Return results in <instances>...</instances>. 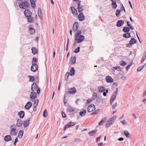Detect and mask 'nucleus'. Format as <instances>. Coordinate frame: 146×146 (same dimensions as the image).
<instances>
[{
  "label": "nucleus",
  "mask_w": 146,
  "mask_h": 146,
  "mask_svg": "<svg viewBox=\"0 0 146 146\" xmlns=\"http://www.w3.org/2000/svg\"><path fill=\"white\" fill-rule=\"evenodd\" d=\"M82 33L81 30L78 31L76 33L74 36L75 41H76L78 43H80L82 42L85 39V36L81 34Z\"/></svg>",
  "instance_id": "obj_1"
},
{
  "label": "nucleus",
  "mask_w": 146,
  "mask_h": 146,
  "mask_svg": "<svg viewBox=\"0 0 146 146\" xmlns=\"http://www.w3.org/2000/svg\"><path fill=\"white\" fill-rule=\"evenodd\" d=\"M29 5V3L27 2L23 1L19 5V6L20 8L25 9H28Z\"/></svg>",
  "instance_id": "obj_2"
},
{
  "label": "nucleus",
  "mask_w": 146,
  "mask_h": 146,
  "mask_svg": "<svg viewBox=\"0 0 146 146\" xmlns=\"http://www.w3.org/2000/svg\"><path fill=\"white\" fill-rule=\"evenodd\" d=\"M118 91V88H116L115 91L114 92L113 95L111 97L110 101V103L111 104H112L114 100L115 99Z\"/></svg>",
  "instance_id": "obj_3"
},
{
  "label": "nucleus",
  "mask_w": 146,
  "mask_h": 146,
  "mask_svg": "<svg viewBox=\"0 0 146 146\" xmlns=\"http://www.w3.org/2000/svg\"><path fill=\"white\" fill-rule=\"evenodd\" d=\"M11 131L10 132V134L11 135H16L17 134V132L16 131V128L15 125H11L10 126Z\"/></svg>",
  "instance_id": "obj_4"
},
{
  "label": "nucleus",
  "mask_w": 146,
  "mask_h": 146,
  "mask_svg": "<svg viewBox=\"0 0 146 146\" xmlns=\"http://www.w3.org/2000/svg\"><path fill=\"white\" fill-rule=\"evenodd\" d=\"M30 100L33 101L36 98V94L35 92H31L30 95Z\"/></svg>",
  "instance_id": "obj_5"
},
{
  "label": "nucleus",
  "mask_w": 146,
  "mask_h": 146,
  "mask_svg": "<svg viewBox=\"0 0 146 146\" xmlns=\"http://www.w3.org/2000/svg\"><path fill=\"white\" fill-rule=\"evenodd\" d=\"M95 106L93 104H91L88 106V111L89 112H91L95 109Z\"/></svg>",
  "instance_id": "obj_6"
},
{
  "label": "nucleus",
  "mask_w": 146,
  "mask_h": 146,
  "mask_svg": "<svg viewBox=\"0 0 146 146\" xmlns=\"http://www.w3.org/2000/svg\"><path fill=\"white\" fill-rule=\"evenodd\" d=\"M38 66L35 63L32 64L31 67V70L32 72H35L38 70Z\"/></svg>",
  "instance_id": "obj_7"
},
{
  "label": "nucleus",
  "mask_w": 146,
  "mask_h": 146,
  "mask_svg": "<svg viewBox=\"0 0 146 146\" xmlns=\"http://www.w3.org/2000/svg\"><path fill=\"white\" fill-rule=\"evenodd\" d=\"M75 124V123L72 122H69L67 125L64 126V131H65L66 129L74 126Z\"/></svg>",
  "instance_id": "obj_8"
},
{
  "label": "nucleus",
  "mask_w": 146,
  "mask_h": 146,
  "mask_svg": "<svg viewBox=\"0 0 146 146\" xmlns=\"http://www.w3.org/2000/svg\"><path fill=\"white\" fill-rule=\"evenodd\" d=\"M24 13L25 16L27 17H30L31 15V12L29 10H25Z\"/></svg>",
  "instance_id": "obj_9"
},
{
  "label": "nucleus",
  "mask_w": 146,
  "mask_h": 146,
  "mask_svg": "<svg viewBox=\"0 0 146 146\" xmlns=\"http://www.w3.org/2000/svg\"><path fill=\"white\" fill-rule=\"evenodd\" d=\"M78 4V12L80 13H81V12L83 10V6L80 5V1L78 2V3H77Z\"/></svg>",
  "instance_id": "obj_10"
},
{
  "label": "nucleus",
  "mask_w": 146,
  "mask_h": 146,
  "mask_svg": "<svg viewBox=\"0 0 146 146\" xmlns=\"http://www.w3.org/2000/svg\"><path fill=\"white\" fill-rule=\"evenodd\" d=\"M79 27V24L77 22H75L73 25V30L74 31L76 32L78 29Z\"/></svg>",
  "instance_id": "obj_11"
},
{
  "label": "nucleus",
  "mask_w": 146,
  "mask_h": 146,
  "mask_svg": "<svg viewBox=\"0 0 146 146\" xmlns=\"http://www.w3.org/2000/svg\"><path fill=\"white\" fill-rule=\"evenodd\" d=\"M106 80L108 83H111L113 82V79L110 76H106Z\"/></svg>",
  "instance_id": "obj_12"
},
{
  "label": "nucleus",
  "mask_w": 146,
  "mask_h": 146,
  "mask_svg": "<svg viewBox=\"0 0 146 146\" xmlns=\"http://www.w3.org/2000/svg\"><path fill=\"white\" fill-rule=\"evenodd\" d=\"M32 106V103L30 102H28L25 106V108L27 110H29Z\"/></svg>",
  "instance_id": "obj_13"
},
{
  "label": "nucleus",
  "mask_w": 146,
  "mask_h": 146,
  "mask_svg": "<svg viewBox=\"0 0 146 146\" xmlns=\"http://www.w3.org/2000/svg\"><path fill=\"white\" fill-rule=\"evenodd\" d=\"M78 19L80 21H82L84 19L85 17L84 14L82 13H80L78 16Z\"/></svg>",
  "instance_id": "obj_14"
},
{
  "label": "nucleus",
  "mask_w": 146,
  "mask_h": 146,
  "mask_svg": "<svg viewBox=\"0 0 146 146\" xmlns=\"http://www.w3.org/2000/svg\"><path fill=\"white\" fill-rule=\"evenodd\" d=\"M124 22L122 20H118L117 22L116 26L120 27L122 26L124 24Z\"/></svg>",
  "instance_id": "obj_15"
},
{
  "label": "nucleus",
  "mask_w": 146,
  "mask_h": 146,
  "mask_svg": "<svg viewBox=\"0 0 146 146\" xmlns=\"http://www.w3.org/2000/svg\"><path fill=\"white\" fill-rule=\"evenodd\" d=\"M37 88V86L36 83H34L32 85L31 89L33 91H35Z\"/></svg>",
  "instance_id": "obj_16"
},
{
  "label": "nucleus",
  "mask_w": 146,
  "mask_h": 146,
  "mask_svg": "<svg viewBox=\"0 0 146 146\" xmlns=\"http://www.w3.org/2000/svg\"><path fill=\"white\" fill-rule=\"evenodd\" d=\"M76 92V90L75 88L69 89L68 90V92L69 93L73 94L75 93Z\"/></svg>",
  "instance_id": "obj_17"
},
{
  "label": "nucleus",
  "mask_w": 146,
  "mask_h": 146,
  "mask_svg": "<svg viewBox=\"0 0 146 146\" xmlns=\"http://www.w3.org/2000/svg\"><path fill=\"white\" fill-rule=\"evenodd\" d=\"M98 89L100 92H102L105 91L106 88L104 86H99L98 87Z\"/></svg>",
  "instance_id": "obj_18"
},
{
  "label": "nucleus",
  "mask_w": 146,
  "mask_h": 146,
  "mask_svg": "<svg viewBox=\"0 0 146 146\" xmlns=\"http://www.w3.org/2000/svg\"><path fill=\"white\" fill-rule=\"evenodd\" d=\"M18 115L21 118H23L25 115V112L23 111H21L18 113Z\"/></svg>",
  "instance_id": "obj_19"
},
{
  "label": "nucleus",
  "mask_w": 146,
  "mask_h": 146,
  "mask_svg": "<svg viewBox=\"0 0 146 146\" xmlns=\"http://www.w3.org/2000/svg\"><path fill=\"white\" fill-rule=\"evenodd\" d=\"M12 139L10 135H7L4 137V140L5 141L8 142Z\"/></svg>",
  "instance_id": "obj_20"
},
{
  "label": "nucleus",
  "mask_w": 146,
  "mask_h": 146,
  "mask_svg": "<svg viewBox=\"0 0 146 146\" xmlns=\"http://www.w3.org/2000/svg\"><path fill=\"white\" fill-rule=\"evenodd\" d=\"M97 130H94L88 133V135L90 136H92L94 135L96 133Z\"/></svg>",
  "instance_id": "obj_21"
},
{
  "label": "nucleus",
  "mask_w": 146,
  "mask_h": 146,
  "mask_svg": "<svg viewBox=\"0 0 146 146\" xmlns=\"http://www.w3.org/2000/svg\"><path fill=\"white\" fill-rule=\"evenodd\" d=\"M22 120L19 119H18L17 120L16 126L18 127H20L22 125Z\"/></svg>",
  "instance_id": "obj_22"
},
{
  "label": "nucleus",
  "mask_w": 146,
  "mask_h": 146,
  "mask_svg": "<svg viewBox=\"0 0 146 146\" xmlns=\"http://www.w3.org/2000/svg\"><path fill=\"white\" fill-rule=\"evenodd\" d=\"M116 118V116L115 115L110 119V123H111V124H112L114 122Z\"/></svg>",
  "instance_id": "obj_23"
},
{
  "label": "nucleus",
  "mask_w": 146,
  "mask_h": 146,
  "mask_svg": "<svg viewBox=\"0 0 146 146\" xmlns=\"http://www.w3.org/2000/svg\"><path fill=\"white\" fill-rule=\"evenodd\" d=\"M23 131L22 130H20L19 131V132L18 135V136L19 138V139H21L23 135Z\"/></svg>",
  "instance_id": "obj_24"
},
{
  "label": "nucleus",
  "mask_w": 146,
  "mask_h": 146,
  "mask_svg": "<svg viewBox=\"0 0 146 146\" xmlns=\"http://www.w3.org/2000/svg\"><path fill=\"white\" fill-rule=\"evenodd\" d=\"M76 58L75 56L72 57L70 61V62H71L72 64H74L76 62Z\"/></svg>",
  "instance_id": "obj_25"
},
{
  "label": "nucleus",
  "mask_w": 146,
  "mask_h": 146,
  "mask_svg": "<svg viewBox=\"0 0 146 146\" xmlns=\"http://www.w3.org/2000/svg\"><path fill=\"white\" fill-rule=\"evenodd\" d=\"M71 8L72 13L73 14H75L76 15H77V12L76 8L74 7H72Z\"/></svg>",
  "instance_id": "obj_26"
},
{
  "label": "nucleus",
  "mask_w": 146,
  "mask_h": 146,
  "mask_svg": "<svg viewBox=\"0 0 146 146\" xmlns=\"http://www.w3.org/2000/svg\"><path fill=\"white\" fill-rule=\"evenodd\" d=\"M29 119L28 120L25 121L23 123V126L24 127H27L29 125Z\"/></svg>",
  "instance_id": "obj_27"
},
{
  "label": "nucleus",
  "mask_w": 146,
  "mask_h": 146,
  "mask_svg": "<svg viewBox=\"0 0 146 146\" xmlns=\"http://www.w3.org/2000/svg\"><path fill=\"white\" fill-rule=\"evenodd\" d=\"M137 40H136L133 38H132L131 39V40L129 42L130 44H131V45L133 44L134 43H136Z\"/></svg>",
  "instance_id": "obj_28"
},
{
  "label": "nucleus",
  "mask_w": 146,
  "mask_h": 146,
  "mask_svg": "<svg viewBox=\"0 0 146 146\" xmlns=\"http://www.w3.org/2000/svg\"><path fill=\"white\" fill-rule=\"evenodd\" d=\"M70 75L72 76L74 75L75 70L73 67H72L70 70Z\"/></svg>",
  "instance_id": "obj_29"
},
{
  "label": "nucleus",
  "mask_w": 146,
  "mask_h": 146,
  "mask_svg": "<svg viewBox=\"0 0 146 146\" xmlns=\"http://www.w3.org/2000/svg\"><path fill=\"white\" fill-rule=\"evenodd\" d=\"M123 36L125 38H128L131 37L130 33H127L123 34Z\"/></svg>",
  "instance_id": "obj_30"
},
{
  "label": "nucleus",
  "mask_w": 146,
  "mask_h": 146,
  "mask_svg": "<svg viewBox=\"0 0 146 146\" xmlns=\"http://www.w3.org/2000/svg\"><path fill=\"white\" fill-rule=\"evenodd\" d=\"M122 30L125 33H128L129 32L130 29L127 27H125L123 28Z\"/></svg>",
  "instance_id": "obj_31"
},
{
  "label": "nucleus",
  "mask_w": 146,
  "mask_h": 146,
  "mask_svg": "<svg viewBox=\"0 0 146 146\" xmlns=\"http://www.w3.org/2000/svg\"><path fill=\"white\" fill-rule=\"evenodd\" d=\"M86 111L85 110H83L82 111H80L79 112V114L80 115L82 116H84L86 114Z\"/></svg>",
  "instance_id": "obj_32"
},
{
  "label": "nucleus",
  "mask_w": 146,
  "mask_h": 146,
  "mask_svg": "<svg viewBox=\"0 0 146 146\" xmlns=\"http://www.w3.org/2000/svg\"><path fill=\"white\" fill-rule=\"evenodd\" d=\"M29 31L31 34H33L35 31V29L31 27L29 28Z\"/></svg>",
  "instance_id": "obj_33"
},
{
  "label": "nucleus",
  "mask_w": 146,
  "mask_h": 146,
  "mask_svg": "<svg viewBox=\"0 0 146 146\" xmlns=\"http://www.w3.org/2000/svg\"><path fill=\"white\" fill-rule=\"evenodd\" d=\"M124 133L125 136L126 137L128 138L129 137L130 133L127 130L124 131Z\"/></svg>",
  "instance_id": "obj_34"
},
{
  "label": "nucleus",
  "mask_w": 146,
  "mask_h": 146,
  "mask_svg": "<svg viewBox=\"0 0 146 146\" xmlns=\"http://www.w3.org/2000/svg\"><path fill=\"white\" fill-rule=\"evenodd\" d=\"M100 111V110L99 109H98L95 111H94L93 112H92L91 114V115H96L98 114V113Z\"/></svg>",
  "instance_id": "obj_35"
},
{
  "label": "nucleus",
  "mask_w": 146,
  "mask_h": 146,
  "mask_svg": "<svg viewBox=\"0 0 146 146\" xmlns=\"http://www.w3.org/2000/svg\"><path fill=\"white\" fill-rule=\"evenodd\" d=\"M31 50L32 51V53L33 54H35L36 53L37 50L36 49L35 47H33L31 49Z\"/></svg>",
  "instance_id": "obj_36"
},
{
  "label": "nucleus",
  "mask_w": 146,
  "mask_h": 146,
  "mask_svg": "<svg viewBox=\"0 0 146 146\" xmlns=\"http://www.w3.org/2000/svg\"><path fill=\"white\" fill-rule=\"evenodd\" d=\"M30 2L31 4V5L32 7L33 8L34 7H35V4L34 0H30Z\"/></svg>",
  "instance_id": "obj_37"
},
{
  "label": "nucleus",
  "mask_w": 146,
  "mask_h": 146,
  "mask_svg": "<svg viewBox=\"0 0 146 146\" xmlns=\"http://www.w3.org/2000/svg\"><path fill=\"white\" fill-rule=\"evenodd\" d=\"M106 120V117L104 118L103 119H102L101 121L99 123V125H102V123L105 122Z\"/></svg>",
  "instance_id": "obj_38"
},
{
  "label": "nucleus",
  "mask_w": 146,
  "mask_h": 146,
  "mask_svg": "<svg viewBox=\"0 0 146 146\" xmlns=\"http://www.w3.org/2000/svg\"><path fill=\"white\" fill-rule=\"evenodd\" d=\"M112 8L114 9H115L117 7V5L115 2H112L111 4Z\"/></svg>",
  "instance_id": "obj_39"
},
{
  "label": "nucleus",
  "mask_w": 146,
  "mask_h": 146,
  "mask_svg": "<svg viewBox=\"0 0 146 146\" xmlns=\"http://www.w3.org/2000/svg\"><path fill=\"white\" fill-rule=\"evenodd\" d=\"M120 64L121 65L123 66H124L127 64V63L125 62L124 61H120L119 62Z\"/></svg>",
  "instance_id": "obj_40"
},
{
  "label": "nucleus",
  "mask_w": 146,
  "mask_h": 146,
  "mask_svg": "<svg viewBox=\"0 0 146 146\" xmlns=\"http://www.w3.org/2000/svg\"><path fill=\"white\" fill-rule=\"evenodd\" d=\"M43 116L44 117H46L47 116V115H48V113H47V112L46 110H44V111L43 113Z\"/></svg>",
  "instance_id": "obj_41"
},
{
  "label": "nucleus",
  "mask_w": 146,
  "mask_h": 146,
  "mask_svg": "<svg viewBox=\"0 0 146 146\" xmlns=\"http://www.w3.org/2000/svg\"><path fill=\"white\" fill-rule=\"evenodd\" d=\"M27 20L28 21L29 23H31L34 20V18L33 17H28L27 18Z\"/></svg>",
  "instance_id": "obj_42"
},
{
  "label": "nucleus",
  "mask_w": 146,
  "mask_h": 146,
  "mask_svg": "<svg viewBox=\"0 0 146 146\" xmlns=\"http://www.w3.org/2000/svg\"><path fill=\"white\" fill-rule=\"evenodd\" d=\"M120 10H117L116 11V15L117 17H118L120 16Z\"/></svg>",
  "instance_id": "obj_43"
},
{
  "label": "nucleus",
  "mask_w": 146,
  "mask_h": 146,
  "mask_svg": "<svg viewBox=\"0 0 146 146\" xmlns=\"http://www.w3.org/2000/svg\"><path fill=\"white\" fill-rule=\"evenodd\" d=\"M29 81L30 82H33L34 80V78L33 76H29Z\"/></svg>",
  "instance_id": "obj_44"
},
{
  "label": "nucleus",
  "mask_w": 146,
  "mask_h": 146,
  "mask_svg": "<svg viewBox=\"0 0 146 146\" xmlns=\"http://www.w3.org/2000/svg\"><path fill=\"white\" fill-rule=\"evenodd\" d=\"M69 75V72H67L66 73V75H65V80H67L68 79V78Z\"/></svg>",
  "instance_id": "obj_45"
},
{
  "label": "nucleus",
  "mask_w": 146,
  "mask_h": 146,
  "mask_svg": "<svg viewBox=\"0 0 146 146\" xmlns=\"http://www.w3.org/2000/svg\"><path fill=\"white\" fill-rule=\"evenodd\" d=\"M38 15L39 17H40L41 16V9L39 8L38 10Z\"/></svg>",
  "instance_id": "obj_46"
},
{
  "label": "nucleus",
  "mask_w": 146,
  "mask_h": 146,
  "mask_svg": "<svg viewBox=\"0 0 146 146\" xmlns=\"http://www.w3.org/2000/svg\"><path fill=\"white\" fill-rule=\"evenodd\" d=\"M113 68L114 69L117 70L118 71H120L121 70L120 66H116V67H113Z\"/></svg>",
  "instance_id": "obj_47"
},
{
  "label": "nucleus",
  "mask_w": 146,
  "mask_h": 146,
  "mask_svg": "<svg viewBox=\"0 0 146 146\" xmlns=\"http://www.w3.org/2000/svg\"><path fill=\"white\" fill-rule=\"evenodd\" d=\"M68 109L70 112H72L75 111V110L73 109L71 107L68 108Z\"/></svg>",
  "instance_id": "obj_48"
},
{
  "label": "nucleus",
  "mask_w": 146,
  "mask_h": 146,
  "mask_svg": "<svg viewBox=\"0 0 146 146\" xmlns=\"http://www.w3.org/2000/svg\"><path fill=\"white\" fill-rule=\"evenodd\" d=\"M80 47H78L77 48H76L74 51V52L75 53H77L78 52L80 51Z\"/></svg>",
  "instance_id": "obj_49"
},
{
  "label": "nucleus",
  "mask_w": 146,
  "mask_h": 146,
  "mask_svg": "<svg viewBox=\"0 0 146 146\" xmlns=\"http://www.w3.org/2000/svg\"><path fill=\"white\" fill-rule=\"evenodd\" d=\"M36 62H37V61H36V58L35 57L33 58V60L32 61V63L33 64H34V63H35L36 64Z\"/></svg>",
  "instance_id": "obj_50"
},
{
  "label": "nucleus",
  "mask_w": 146,
  "mask_h": 146,
  "mask_svg": "<svg viewBox=\"0 0 146 146\" xmlns=\"http://www.w3.org/2000/svg\"><path fill=\"white\" fill-rule=\"evenodd\" d=\"M34 101V104L35 105V106H37L38 104V100L36 99L34 101Z\"/></svg>",
  "instance_id": "obj_51"
},
{
  "label": "nucleus",
  "mask_w": 146,
  "mask_h": 146,
  "mask_svg": "<svg viewBox=\"0 0 146 146\" xmlns=\"http://www.w3.org/2000/svg\"><path fill=\"white\" fill-rule=\"evenodd\" d=\"M145 65L143 66L142 67L140 66L138 67L137 69V71L139 72L141 70L144 66Z\"/></svg>",
  "instance_id": "obj_52"
},
{
  "label": "nucleus",
  "mask_w": 146,
  "mask_h": 146,
  "mask_svg": "<svg viewBox=\"0 0 146 146\" xmlns=\"http://www.w3.org/2000/svg\"><path fill=\"white\" fill-rule=\"evenodd\" d=\"M111 125V123H110V122H109L108 123H106V127H110Z\"/></svg>",
  "instance_id": "obj_53"
},
{
  "label": "nucleus",
  "mask_w": 146,
  "mask_h": 146,
  "mask_svg": "<svg viewBox=\"0 0 146 146\" xmlns=\"http://www.w3.org/2000/svg\"><path fill=\"white\" fill-rule=\"evenodd\" d=\"M69 38H68L67 39V44L66 45V50L67 51L68 50V48L69 45Z\"/></svg>",
  "instance_id": "obj_54"
},
{
  "label": "nucleus",
  "mask_w": 146,
  "mask_h": 146,
  "mask_svg": "<svg viewBox=\"0 0 146 146\" xmlns=\"http://www.w3.org/2000/svg\"><path fill=\"white\" fill-rule=\"evenodd\" d=\"M117 106V103L116 102L115 104L112 106V109H114L116 108Z\"/></svg>",
  "instance_id": "obj_55"
},
{
  "label": "nucleus",
  "mask_w": 146,
  "mask_h": 146,
  "mask_svg": "<svg viewBox=\"0 0 146 146\" xmlns=\"http://www.w3.org/2000/svg\"><path fill=\"white\" fill-rule=\"evenodd\" d=\"M145 53V56H143L142 59H141V62H143L144 61L145 59L146 58V53H145V52H144Z\"/></svg>",
  "instance_id": "obj_56"
},
{
  "label": "nucleus",
  "mask_w": 146,
  "mask_h": 146,
  "mask_svg": "<svg viewBox=\"0 0 146 146\" xmlns=\"http://www.w3.org/2000/svg\"><path fill=\"white\" fill-rule=\"evenodd\" d=\"M101 137V135H100L99 137L97 138L96 140V142H98L100 141Z\"/></svg>",
  "instance_id": "obj_57"
},
{
  "label": "nucleus",
  "mask_w": 146,
  "mask_h": 146,
  "mask_svg": "<svg viewBox=\"0 0 146 146\" xmlns=\"http://www.w3.org/2000/svg\"><path fill=\"white\" fill-rule=\"evenodd\" d=\"M62 116L63 117H66V115L65 113L63 111L62 112Z\"/></svg>",
  "instance_id": "obj_58"
},
{
  "label": "nucleus",
  "mask_w": 146,
  "mask_h": 146,
  "mask_svg": "<svg viewBox=\"0 0 146 146\" xmlns=\"http://www.w3.org/2000/svg\"><path fill=\"white\" fill-rule=\"evenodd\" d=\"M93 96L94 97V98L96 99L97 98V94L96 93L94 92V93Z\"/></svg>",
  "instance_id": "obj_59"
},
{
  "label": "nucleus",
  "mask_w": 146,
  "mask_h": 146,
  "mask_svg": "<svg viewBox=\"0 0 146 146\" xmlns=\"http://www.w3.org/2000/svg\"><path fill=\"white\" fill-rule=\"evenodd\" d=\"M77 42L76 41H75L74 42L73 45V47H75L77 46Z\"/></svg>",
  "instance_id": "obj_60"
},
{
  "label": "nucleus",
  "mask_w": 146,
  "mask_h": 146,
  "mask_svg": "<svg viewBox=\"0 0 146 146\" xmlns=\"http://www.w3.org/2000/svg\"><path fill=\"white\" fill-rule=\"evenodd\" d=\"M61 83H62V82H61V81H60L59 82V85H58V90H60V86H61Z\"/></svg>",
  "instance_id": "obj_61"
},
{
  "label": "nucleus",
  "mask_w": 146,
  "mask_h": 146,
  "mask_svg": "<svg viewBox=\"0 0 146 146\" xmlns=\"http://www.w3.org/2000/svg\"><path fill=\"white\" fill-rule=\"evenodd\" d=\"M75 141L76 142H79L81 141L80 139L76 138L75 139Z\"/></svg>",
  "instance_id": "obj_62"
},
{
  "label": "nucleus",
  "mask_w": 146,
  "mask_h": 146,
  "mask_svg": "<svg viewBox=\"0 0 146 146\" xmlns=\"http://www.w3.org/2000/svg\"><path fill=\"white\" fill-rule=\"evenodd\" d=\"M131 46L132 45L131 44H130L129 43L126 45V46L127 47L130 48Z\"/></svg>",
  "instance_id": "obj_63"
},
{
  "label": "nucleus",
  "mask_w": 146,
  "mask_h": 146,
  "mask_svg": "<svg viewBox=\"0 0 146 146\" xmlns=\"http://www.w3.org/2000/svg\"><path fill=\"white\" fill-rule=\"evenodd\" d=\"M40 88H39L37 89V90L36 93H37V94H40Z\"/></svg>",
  "instance_id": "obj_64"
}]
</instances>
